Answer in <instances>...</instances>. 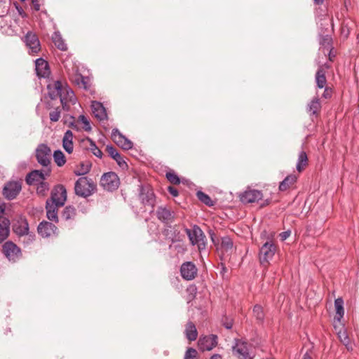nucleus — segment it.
<instances>
[{
    "label": "nucleus",
    "mask_w": 359,
    "mask_h": 359,
    "mask_svg": "<svg viewBox=\"0 0 359 359\" xmlns=\"http://www.w3.org/2000/svg\"><path fill=\"white\" fill-rule=\"evenodd\" d=\"M210 359H223L222 356L219 354H215L213 355Z\"/></svg>",
    "instance_id": "59"
},
{
    "label": "nucleus",
    "mask_w": 359,
    "mask_h": 359,
    "mask_svg": "<svg viewBox=\"0 0 359 359\" xmlns=\"http://www.w3.org/2000/svg\"><path fill=\"white\" fill-rule=\"evenodd\" d=\"M10 221L6 218L0 219V243L3 242L9 234Z\"/></svg>",
    "instance_id": "23"
},
{
    "label": "nucleus",
    "mask_w": 359,
    "mask_h": 359,
    "mask_svg": "<svg viewBox=\"0 0 359 359\" xmlns=\"http://www.w3.org/2000/svg\"><path fill=\"white\" fill-rule=\"evenodd\" d=\"M308 163V157L305 151H302L299 153L298 156V160L297 163V170L300 172H302L304 168L306 166Z\"/></svg>",
    "instance_id": "32"
},
{
    "label": "nucleus",
    "mask_w": 359,
    "mask_h": 359,
    "mask_svg": "<svg viewBox=\"0 0 359 359\" xmlns=\"http://www.w3.org/2000/svg\"><path fill=\"white\" fill-rule=\"evenodd\" d=\"M168 191L172 196L175 197L177 196L179 194L177 189L172 186L168 187Z\"/></svg>",
    "instance_id": "51"
},
{
    "label": "nucleus",
    "mask_w": 359,
    "mask_h": 359,
    "mask_svg": "<svg viewBox=\"0 0 359 359\" xmlns=\"http://www.w3.org/2000/svg\"><path fill=\"white\" fill-rule=\"evenodd\" d=\"M276 252V248H259V258L261 264L266 265Z\"/></svg>",
    "instance_id": "18"
},
{
    "label": "nucleus",
    "mask_w": 359,
    "mask_h": 359,
    "mask_svg": "<svg viewBox=\"0 0 359 359\" xmlns=\"http://www.w3.org/2000/svg\"><path fill=\"white\" fill-rule=\"evenodd\" d=\"M291 234V231L290 230L281 232L279 233V238L282 241H285Z\"/></svg>",
    "instance_id": "49"
},
{
    "label": "nucleus",
    "mask_w": 359,
    "mask_h": 359,
    "mask_svg": "<svg viewBox=\"0 0 359 359\" xmlns=\"http://www.w3.org/2000/svg\"><path fill=\"white\" fill-rule=\"evenodd\" d=\"M311 353H309V352H306L304 356H303V358L302 359H311Z\"/></svg>",
    "instance_id": "58"
},
{
    "label": "nucleus",
    "mask_w": 359,
    "mask_h": 359,
    "mask_svg": "<svg viewBox=\"0 0 359 359\" xmlns=\"http://www.w3.org/2000/svg\"><path fill=\"white\" fill-rule=\"evenodd\" d=\"M18 8V13L22 17V18H26L27 17V15L26 13L24 12V11L20 8Z\"/></svg>",
    "instance_id": "57"
},
{
    "label": "nucleus",
    "mask_w": 359,
    "mask_h": 359,
    "mask_svg": "<svg viewBox=\"0 0 359 359\" xmlns=\"http://www.w3.org/2000/svg\"><path fill=\"white\" fill-rule=\"evenodd\" d=\"M331 41H332V39L330 37H329L328 36H327L323 39V41L321 42V43L325 46H327V48L329 49L331 48Z\"/></svg>",
    "instance_id": "50"
},
{
    "label": "nucleus",
    "mask_w": 359,
    "mask_h": 359,
    "mask_svg": "<svg viewBox=\"0 0 359 359\" xmlns=\"http://www.w3.org/2000/svg\"><path fill=\"white\" fill-rule=\"evenodd\" d=\"M71 126L73 129H76V130H78V128L76 126V125L74 124V123H72L71 124Z\"/></svg>",
    "instance_id": "64"
},
{
    "label": "nucleus",
    "mask_w": 359,
    "mask_h": 359,
    "mask_svg": "<svg viewBox=\"0 0 359 359\" xmlns=\"http://www.w3.org/2000/svg\"><path fill=\"white\" fill-rule=\"evenodd\" d=\"M323 97L325 98H327V97H330L331 96V93L329 91L328 88H325V90H324V93H323Z\"/></svg>",
    "instance_id": "56"
},
{
    "label": "nucleus",
    "mask_w": 359,
    "mask_h": 359,
    "mask_svg": "<svg viewBox=\"0 0 359 359\" xmlns=\"http://www.w3.org/2000/svg\"><path fill=\"white\" fill-rule=\"evenodd\" d=\"M316 82L317 86L319 88H324L325 85L326 83L325 73L321 67L318 68V69L316 74Z\"/></svg>",
    "instance_id": "31"
},
{
    "label": "nucleus",
    "mask_w": 359,
    "mask_h": 359,
    "mask_svg": "<svg viewBox=\"0 0 359 359\" xmlns=\"http://www.w3.org/2000/svg\"><path fill=\"white\" fill-rule=\"evenodd\" d=\"M225 327H226V329H231L232 327V323L226 321Z\"/></svg>",
    "instance_id": "61"
},
{
    "label": "nucleus",
    "mask_w": 359,
    "mask_h": 359,
    "mask_svg": "<svg viewBox=\"0 0 359 359\" xmlns=\"http://www.w3.org/2000/svg\"><path fill=\"white\" fill-rule=\"evenodd\" d=\"M91 109L93 114L97 119L100 121L107 119V114L106 109L101 102L93 101L91 103Z\"/></svg>",
    "instance_id": "17"
},
{
    "label": "nucleus",
    "mask_w": 359,
    "mask_h": 359,
    "mask_svg": "<svg viewBox=\"0 0 359 359\" xmlns=\"http://www.w3.org/2000/svg\"><path fill=\"white\" fill-rule=\"evenodd\" d=\"M76 195L86 198L91 196L96 190V184L87 177H81L77 180L74 187Z\"/></svg>",
    "instance_id": "1"
},
{
    "label": "nucleus",
    "mask_w": 359,
    "mask_h": 359,
    "mask_svg": "<svg viewBox=\"0 0 359 359\" xmlns=\"http://www.w3.org/2000/svg\"><path fill=\"white\" fill-rule=\"evenodd\" d=\"M111 138L118 147L125 150H128L133 147V142L123 136L116 128L112 130Z\"/></svg>",
    "instance_id": "12"
},
{
    "label": "nucleus",
    "mask_w": 359,
    "mask_h": 359,
    "mask_svg": "<svg viewBox=\"0 0 359 359\" xmlns=\"http://www.w3.org/2000/svg\"><path fill=\"white\" fill-rule=\"evenodd\" d=\"M86 141L88 143L87 148L88 150L91 151L92 153L97 157L101 158L102 157V151L96 146L95 142H93L90 138H86Z\"/></svg>",
    "instance_id": "33"
},
{
    "label": "nucleus",
    "mask_w": 359,
    "mask_h": 359,
    "mask_svg": "<svg viewBox=\"0 0 359 359\" xmlns=\"http://www.w3.org/2000/svg\"><path fill=\"white\" fill-rule=\"evenodd\" d=\"M139 198L143 205L154 206V194L149 187H140Z\"/></svg>",
    "instance_id": "13"
},
{
    "label": "nucleus",
    "mask_w": 359,
    "mask_h": 359,
    "mask_svg": "<svg viewBox=\"0 0 359 359\" xmlns=\"http://www.w3.org/2000/svg\"><path fill=\"white\" fill-rule=\"evenodd\" d=\"M255 317L259 321H262L264 317L263 309L259 305H255L253 309Z\"/></svg>",
    "instance_id": "40"
},
{
    "label": "nucleus",
    "mask_w": 359,
    "mask_h": 359,
    "mask_svg": "<svg viewBox=\"0 0 359 359\" xmlns=\"http://www.w3.org/2000/svg\"><path fill=\"white\" fill-rule=\"evenodd\" d=\"M232 348L233 354L239 359H252V358L247 344L244 341L236 340Z\"/></svg>",
    "instance_id": "8"
},
{
    "label": "nucleus",
    "mask_w": 359,
    "mask_h": 359,
    "mask_svg": "<svg viewBox=\"0 0 359 359\" xmlns=\"http://www.w3.org/2000/svg\"><path fill=\"white\" fill-rule=\"evenodd\" d=\"M36 71L39 76L46 77L50 72L48 62L42 58L36 60Z\"/></svg>",
    "instance_id": "19"
},
{
    "label": "nucleus",
    "mask_w": 359,
    "mask_h": 359,
    "mask_svg": "<svg viewBox=\"0 0 359 359\" xmlns=\"http://www.w3.org/2000/svg\"><path fill=\"white\" fill-rule=\"evenodd\" d=\"M320 108L321 105L318 97H314L307 106L308 111H311L312 114H316Z\"/></svg>",
    "instance_id": "34"
},
{
    "label": "nucleus",
    "mask_w": 359,
    "mask_h": 359,
    "mask_svg": "<svg viewBox=\"0 0 359 359\" xmlns=\"http://www.w3.org/2000/svg\"><path fill=\"white\" fill-rule=\"evenodd\" d=\"M180 272L184 279L190 280L196 277L197 269L192 262H188L181 266Z\"/></svg>",
    "instance_id": "14"
},
{
    "label": "nucleus",
    "mask_w": 359,
    "mask_h": 359,
    "mask_svg": "<svg viewBox=\"0 0 359 359\" xmlns=\"http://www.w3.org/2000/svg\"><path fill=\"white\" fill-rule=\"evenodd\" d=\"M338 337L341 342L344 344L348 350L352 349V347L349 346V339L345 330L339 332Z\"/></svg>",
    "instance_id": "38"
},
{
    "label": "nucleus",
    "mask_w": 359,
    "mask_h": 359,
    "mask_svg": "<svg viewBox=\"0 0 359 359\" xmlns=\"http://www.w3.org/2000/svg\"><path fill=\"white\" fill-rule=\"evenodd\" d=\"M156 215L163 222H172L174 218V212L165 207H159L156 210Z\"/></svg>",
    "instance_id": "20"
},
{
    "label": "nucleus",
    "mask_w": 359,
    "mask_h": 359,
    "mask_svg": "<svg viewBox=\"0 0 359 359\" xmlns=\"http://www.w3.org/2000/svg\"><path fill=\"white\" fill-rule=\"evenodd\" d=\"M49 184L44 181L38 184L36 187V192L38 194L44 196L49 189Z\"/></svg>",
    "instance_id": "39"
},
{
    "label": "nucleus",
    "mask_w": 359,
    "mask_h": 359,
    "mask_svg": "<svg viewBox=\"0 0 359 359\" xmlns=\"http://www.w3.org/2000/svg\"><path fill=\"white\" fill-rule=\"evenodd\" d=\"M262 247H274V243L271 241H268L263 244Z\"/></svg>",
    "instance_id": "55"
},
{
    "label": "nucleus",
    "mask_w": 359,
    "mask_h": 359,
    "mask_svg": "<svg viewBox=\"0 0 359 359\" xmlns=\"http://www.w3.org/2000/svg\"><path fill=\"white\" fill-rule=\"evenodd\" d=\"M184 359H198L196 349L189 348L185 353Z\"/></svg>",
    "instance_id": "44"
},
{
    "label": "nucleus",
    "mask_w": 359,
    "mask_h": 359,
    "mask_svg": "<svg viewBox=\"0 0 359 359\" xmlns=\"http://www.w3.org/2000/svg\"><path fill=\"white\" fill-rule=\"evenodd\" d=\"M196 195H197V197L199 199V201H201L202 203H205V205H207L208 206L213 205V203H212L211 198L206 194L203 193L201 191H198L197 192Z\"/></svg>",
    "instance_id": "37"
},
{
    "label": "nucleus",
    "mask_w": 359,
    "mask_h": 359,
    "mask_svg": "<svg viewBox=\"0 0 359 359\" xmlns=\"http://www.w3.org/2000/svg\"><path fill=\"white\" fill-rule=\"evenodd\" d=\"M53 158H54L55 163L59 167L64 165L66 163L65 156L64 154L62 153V151L60 150H56L54 151Z\"/></svg>",
    "instance_id": "36"
},
{
    "label": "nucleus",
    "mask_w": 359,
    "mask_h": 359,
    "mask_svg": "<svg viewBox=\"0 0 359 359\" xmlns=\"http://www.w3.org/2000/svg\"><path fill=\"white\" fill-rule=\"evenodd\" d=\"M185 231L193 245H196L197 247L205 245V236L198 226H194L192 229H186Z\"/></svg>",
    "instance_id": "4"
},
{
    "label": "nucleus",
    "mask_w": 359,
    "mask_h": 359,
    "mask_svg": "<svg viewBox=\"0 0 359 359\" xmlns=\"http://www.w3.org/2000/svg\"><path fill=\"white\" fill-rule=\"evenodd\" d=\"M73 137V133L70 130H68L65 133L62 138L63 149L68 154H72L74 150Z\"/></svg>",
    "instance_id": "21"
},
{
    "label": "nucleus",
    "mask_w": 359,
    "mask_h": 359,
    "mask_svg": "<svg viewBox=\"0 0 359 359\" xmlns=\"http://www.w3.org/2000/svg\"><path fill=\"white\" fill-rule=\"evenodd\" d=\"M55 196V198L58 200L64 198V204L65 203V201L67 200V190L65 187L62 184H57L53 189L51 191V196L50 198L48 200H53Z\"/></svg>",
    "instance_id": "22"
},
{
    "label": "nucleus",
    "mask_w": 359,
    "mask_h": 359,
    "mask_svg": "<svg viewBox=\"0 0 359 359\" xmlns=\"http://www.w3.org/2000/svg\"><path fill=\"white\" fill-rule=\"evenodd\" d=\"M100 185L107 191H115L120 185L119 177L114 172H106L101 177Z\"/></svg>",
    "instance_id": "2"
},
{
    "label": "nucleus",
    "mask_w": 359,
    "mask_h": 359,
    "mask_svg": "<svg viewBox=\"0 0 359 359\" xmlns=\"http://www.w3.org/2000/svg\"><path fill=\"white\" fill-rule=\"evenodd\" d=\"M4 210H5L4 208L2 205H0V217L4 212Z\"/></svg>",
    "instance_id": "62"
},
{
    "label": "nucleus",
    "mask_w": 359,
    "mask_h": 359,
    "mask_svg": "<svg viewBox=\"0 0 359 359\" xmlns=\"http://www.w3.org/2000/svg\"><path fill=\"white\" fill-rule=\"evenodd\" d=\"M166 178L172 184H179L180 183L179 177L174 172H168L166 173Z\"/></svg>",
    "instance_id": "41"
},
{
    "label": "nucleus",
    "mask_w": 359,
    "mask_h": 359,
    "mask_svg": "<svg viewBox=\"0 0 359 359\" xmlns=\"http://www.w3.org/2000/svg\"><path fill=\"white\" fill-rule=\"evenodd\" d=\"M53 200H47L46 203V211L52 210V211H57L58 208L62 207L64 205V198H62L60 200L56 199L55 196H53Z\"/></svg>",
    "instance_id": "26"
},
{
    "label": "nucleus",
    "mask_w": 359,
    "mask_h": 359,
    "mask_svg": "<svg viewBox=\"0 0 359 359\" xmlns=\"http://www.w3.org/2000/svg\"><path fill=\"white\" fill-rule=\"evenodd\" d=\"M32 8L36 11H38L40 9V4L38 0H32Z\"/></svg>",
    "instance_id": "52"
},
{
    "label": "nucleus",
    "mask_w": 359,
    "mask_h": 359,
    "mask_svg": "<svg viewBox=\"0 0 359 359\" xmlns=\"http://www.w3.org/2000/svg\"><path fill=\"white\" fill-rule=\"evenodd\" d=\"M46 217L50 221H53L55 222H58V221H59L58 216H57V211H52V210L46 211Z\"/></svg>",
    "instance_id": "46"
},
{
    "label": "nucleus",
    "mask_w": 359,
    "mask_h": 359,
    "mask_svg": "<svg viewBox=\"0 0 359 359\" xmlns=\"http://www.w3.org/2000/svg\"><path fill=\"white\" fill-rule=\"evenodd\" d=\"M4 255L10 261L15 262L21 257V248H3Z\"/></svg>",
    "instance_id": "25"
},
{
    "label": "nucleus",
    "mask_w": 359,
    "mask_h": 359,
    "mask_svg": "<svg viewBox=\"0 0 359 359\" xmlns=\"http://www.w3.org/2000/svg\"><path fill=\"white\" fill-rule=\"evenodd\" d=\"M13 231L19 236H24L29 231L28 223L26 221L18 222L13 226Z\"/></svg>",
    "instance_id": "29"
},
{
    "label": "nucleus",
    "mask_w": 359,
    "mask_h": 359,
    "mask_svg": "<svg viewBox=\"0 0 359 359\" xmlns=\"http://www.w3.org/2000/svg\"><path fill=\"white\" fill-rule=\"evenodd\" d=\"M23 237V243L26 244H29L32 243L35 239V234L33 233H30L28 231Z\"/></svg>",
    "instance_id": "47"
},
{
    "label": "nucleus",
    "mask_w": 359,
    "mask_h": 359,
    "mask_svg": "<svg viewBox=\"0 0 359 359\" xmlns=\"http://www.w3.org/2000/svg\"><path fill=\"white\" fill-rule=\"evenodd\" d=\"M262 198V193L260 191L250 189L245 191L241 196V201L244 203H255Z\"/></svg>",
    "instance_id": "15"
},
{
    "label": "nucleus",
    "mask_w": 359,
    "mask_h": 359,
    "mask_svg": "<svg viewBox=\"0 0 359 359\" xmlns=\"http://www.w3.org/2000/svg\"><path fill=\"white\" fill-rule=\"evenodd\" d=\"M55 46L60 50L65 51L67 50V46L58 32H55L52 37Z\"/></svg>",
    "instance_id": "30"
},
{
    "label": "nucleus",
    "mask_w": 359,
    "mask_h": 359,
    "mask_svg": "<svg viewBox=\"0 0 359 359\" xmlns=\"http://www.w3.org/2000/svg\"><path fill=\"white\" fill-rule=\"evenodd\" d=\"M184 333H185L186 337L189 341H195L197 339L198 332H197L196 327L195 325L191 321L187 323V324L186 325Z\"/></svg>",
    "instance_id": "24"
},
{
    "label": "nucleus",
    "mask_w": 359,
    "mask_h": 359,
    "mask_svg": "<svg viewBox=\"0 0 359 359\" xmlns=\"http://www.w3.org/2000/svg\"><path fill=\"white\" fill-rule=\"evenodd\" d=\"M114 160L116 161L117 164L122 168L126 169L128 168V165L123 158L118 154V157H116Z\"/></svg>",
    "instance_id": "48"
},
{
    "label": "nucleus",
    "mask_w": 359,
    "mask_h": 359,
    "mask_svg": "<svg viewBox=\"0 0 359 359\" xmlns=\"http://www.w3.org/2000/svg\"><path fill=\"white\" fill-rule=\"evenodd\" d=\"M50 168H44L42 170H34L27 174L26 176V182L29 185L39 184L46 180L50 174Z\"/></svg>",
    "instance_id": "5"
},
{
    "label": "nucleus",
    "mask_w": 359,
    "mask_h": 359,
    "mask_svg": "<svg viewBox=\"0 0 359 359\" xmlns=\"http://www.w3.org/2000/svg\"><path fill=\"white\" fill-rule=\"evenodd\" d=\"M60 102L63 109L68 111L69 104H75L76 102V97L73 90L65 83L62 92L60 96Z\"/></svg>",
    "instance_id": "6"
},
{
    "label": "nucleus",
    "mask_w": 359,
    "mask_h": 359,
    "mask_svg": "<svg viewBox=\"0 0 359 359\" xmlns=\"http://www.w3.org/2000/svg\"><path fill=\"white\" fill-rule=\"evenodd\" d=\"M315 4H321L323 2V0H313Z\"/></svg>",
    "instance_id": "63"
},
{
    "label": "nucleus",
    "mask_w": 359,
    "mask_h": 359,
    "mask_svg": "<svg viewBox=\"0 0 359 359\" xmlns=\"http://www.w3.org/2000/svg\"><path fill=\"white\" fill-rule=\"evenodd\" d=\"M65 83L61 81H55L48 85V90L49 97L52 100L60 97Z\"/></svg>",
    "instance_id": "16"
},
{
    "label": "nucleus",
    "mask_w": 359,
    "mask_h": 359,
    "mask_svg": "<svg viewBox=\"0 0 359 359\" xmlns=\"http://www.w3.org/2000/svg\"><path fill=\"white\" fill-rule=\"evenodd\" d=\"M37 231L39 234L43 238H48L57 234V228L53 223L47 221H42L39 223Z\"/></svg>",
    "instance_id": "10"
},
{
    "label": "nucleus",
    "mask_w": 359,
    "mask_h": 359,
    "mask_svg": "<svg viewBox=\"0 0 359 359\" xmlns=\"http://www.w3.org/2000/svg\"><path fill=\"white\" fill-rule=\"evenodd\" d=\"M50 149L45 144H39L36 149V158L38 163L44 168H50Z\"/></svg>",
    "instance_id": "3"
},
{
    "label": "nucleus",
    "mask_w": 359,
    "mask_h": 359,
    "mask_svg": "<svg viewBox=\"0 0 359 359\" xmlns=\"http://www.w3.org/2000/svg\"><path fill=\"white\" fill-rule=\"evenodd\" d=\"M334 306L336 309L334 320L340 322L344 314L343 299L341 298L336 299L334 301Z\"/></svg>",
    "instance_id": "28"
},
{
    "label": "nucleus",
    "mask_w": 359,
    "mask_h": 359,
    "mask_svg": "<svg viewBox=\"0 0 359 359\" xmlns=\"http://www.w3.org/2000/svg\"><path fill=\"white\" fill-rule=\"evenodd\" d=\"M89 170H90V166L88 165H87L85 168H83V172H75V174L76 175H80L81 174H85V173L88 172L89 171Z\"/></svg>",
    "instance_id": "53"
},
{
    "label": "nucleus",
    "mask_w": 359,
    "mask_h": 359,
    "mask_svg": "<svg viewBox=\"0 0 359 359\" xmlns=\"http://www.w3.org/2000/svg\"><path fill=\"white\" fill-rule=\"evenodd\" d=\"M21 184L18 182H8L4 187L3 194L8 200L15 198L21 191Z\"/></svg>",
    "instance_id": "11"
},
{
    "label": "nucleus",
    "mask_w": 359,
    "mask_h": 359,
    "mask_svg": "<svg viewBox=\"0 0 359 359\" xmlns=\"http://www.w3.org/2000/svg\"><path fill=\"white\" fill-rule=\"evenodd\" d=\"M297 180V177L295 175H290L287 176L279 185V190L281 191H286L292 184H294Z\"/></svg>",
    "instance_id": "27"
},
{
    "label": "nucleus",
    "mask_w": 359,
    "mask_h": 359,
    "mask_svg": "<svg viewBox=\"0 0 359 359\" xmlns=\"http://www.w3.org/2000/svg\"><path fill=\"white\" fill-rule=\"evenodd\" d=\"M232 241L230 239H229L228 241L226 239V247H232Z\"/></svg>",
    "instance_id": "60"
},
{
    "label": "nucleus",
    "mask_w": 359,
    "mask_h": 359,
    "mask_svg": "<svg viewBox=\"0 0 359 359\" xmlns=\"http://www.w3.org/2000/svg\"><path fill=\"white\" fill-rule=\"evenodd\" d=\"M25 42L29 49L30 54H36L41 50V45L36 34L32 32H28L25 36Z\"/></svg>",
    "instance_id": "7"
},
{
    "label": "nucleus",
    "mask_w": 359,
    "mask_h": 359,
    "mask_svg": "<svg viewBox=\"0 0 359 359\" xmlns=\"http://www.w3.org/2000/svg\"><path fill=\"white\" fill-rule=\"evenodd\" d=\"M2 247H17V245L11 241L6 242Z\"/></svg>",
    "instance_id": "54"
},
{
    "label": "nucleus",
    "mask_w": 359,
    "mask_h": 359,
    "mask_svg": "<svg viewBox=\"0 0 359 359\" xmlns=\"http://www.w3.org/2000/svg\"><path fill=\"white\" fill-rule=\"evenodd\" d=\"M106 151L113 159L116 158V157H118V154H120L116 149L111 145H107Z\"/></svg>",
    "instance_id": "45"
},
{
    "label": "nucleus",
    "mask_w": 359,
    "mask_h": 359,
    "mask_svg": "<svg viewBox=\"0 0 359 359\" xmlns=\"http://www.w3.org/2000/svg\"><path fill=\"white\" fill-rule=\"evenodd\" d=\"M78 121L81 122L83 126V128L86 131H90L91 130V126L90 124V121L88 120V118L84 115H80L78 118Z\"/></svg>",
    "instance_id": "42"
},
{
    "label": "nucleus",
    "mask_w": 359,
    "mask_h": 359,
    "mask_svg": "<svg viewBox=\"0 0 359 359\" xmlns=\"http://www.w3.org/2000/svg\"><path fill=\"white\" fill-rule=\"evenodd\" d=\"M61 111L59 107L52 111L49 114L50 119L53 122H57L60 118Z\"/></svg>",
    "instance_id": "43"
},
{
    "label": "nucleus",
    "mask_w": 359,
    "mask_h": 359,
    "mask_svg": "<svg viewBox=\"0 0 359 359\" xmlns=\"http://www.w3.org/2000/svg\"><path fill=\"white\" fill-rule=\"evenodd\" d=\"M217 344V337L215 334H210L201 337L198 341V348L202 351H210Z\"/></svg>",
    "instance_id": "9"
},
{
    "label": "nucleus",
    "mask_w": 359,
    "mask_h": 359,
    "mask_svg": "<svg viewBox=\"0 0 359 359\" xmlns=\"http://www.w3.org/2000/svg\"><path fill=\"white\" fill-rule=\"evenodd\" d=\"M76 216V209L73 206H67L62 213V218H63L65 220L72 219Z\"/></svg>",
    "instance_id": "35"
}]
</instances>
